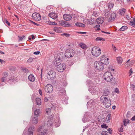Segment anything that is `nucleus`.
Wrapping results in <instances>:
<instances>
[{"label": "nucleus", "mask_w": 135, "mask_h": 135, "mask_svg": "<svg viewBox=\"0 0 135 135\" xmlns=\"http://www.w3.org/2000/svg\"><path fill=\"white\" fill-rule=\"evenodd\" d=\"M60 95V97L61 100L64 104H67L68 97L66 95L65 90L62 89L60 90L58 93Z\"/></svg>", "instance_id": "nucleus-1"}, {"label": "nucleus", "mask_w": 135, "mask_h": 135, "mask_svg": "<svg viewBox=\"0 0 135 135\" xmlns=\"http://www.w3.org/2000/svg\"><path fill=\"white\" fill-rule=\"evenodd\" d=\"M100 101L104 106L106 108H109L111 105V101L110 99L103 95L101 96Z\"/></svg>", "instance_id": "nucleus-2"}, {"label": "nucleus", "mask_w": 135, "mask_h": 135, "mask_svg": "<svg viewBox=\"0 0 135 135\" xmlns=\"http://www.w3.org/2000/svg\"><path fill=\"white\" fill-rule=\"evenodd\" d=\"M91 53L95 56H99L101 53V50L98 47L95 46L93 47L91 50Z\"/></svg>", "instance_id": "nucleus-3"}, {"label": "nucleus", "mask_w": 135, "mask_h": 135, "mask_svg": "<svg viewBox=\"0 0 135 135\" xmlns=\"http://www.w3.org/2000/svg\"><path fill=\"white\" fill-rule=\"evenodd\" d=\"M104 80L110 82L112 81L113 77L111 73L106 72L104 74Z\"/></svg>", "instance_id": "nucleus-4"}, {"label": "nucleus", "mask_w": 135, "mask_h": 135, "mask_svg": "<svg viewBox=\"0 0 135 135\" xmlns=\"http://www.w3.org/2000/svg\"><path fill=\"white\" fill-rule=\"evenodd\" d=\"M94 66L96 69L99 71L103 70L104 68L103 64L99 61H96L94 63Z\"/></svg>", "instance_id": "nucleus-5"}, {"label": "nucleus", "mask_w": 135, "mask_h": 135, "mask_svg": "<svg viewBox=\"0 0 135 135\" xmlns=\"http://www.w3.org/2000/svg\"><path fill=\"white\" fill-rule=\"evenodd\" d=\"M56 75L55 72L53 71H50L47 74V77L49 80H53L56 78Z\"/></svg>", "instance_id": "nucleus-6"}, {"label": "nucleus", "mask_w": 135, "mask_h": 135, "mask_svg": "<svg viewBox=\"0 0 135 135\" xmlns=\"http://www.w3.org/2000/svg\"><path fill=\"white\" fill-rule=\"evenodd\" d=\"M74 55V51L72 49H68L65 52V55L66 57H70L73 56Z\"/></svg>", "instance_id": "nucleus-7"}, {"label": "nucleus", "mask_w": 135, "mask_h": 135, "mask_svg": "<svg viewBox=\"0 0 135 135\" xmlns=\"http://www.w3.org/2000/svg\"><path fill=\"white\" fill-rule=\"evenodd\" d=\"M104 65H107L109 63V58H107L105 56H102L100 58V61Z\"/></svg>", "instance_id": "nucleus-8"}, {"label": "nucleus", "mask_w": 135, "mask_h": 135, "mask_svg": "<svg viewBox=\"0 0 135 135\" xmlns=\"http://www.w3.org/2000/svg\"><path fill=\"white\" fill-rule=\"evenodd\" d=\"M45 90L47 93H50L53 90V86L51 84H48L45 86Z\"/></svg>", "instance_id": "nucleus-9"}, {"label": "nucleus", "mask_w": 135, "mask_h": 135, "mask_svg": "<svg viewBox=\"0 0 135 135\" xmlns=\"http://www.w3.org/2000/svg\"><path fill=\"white\" fill-rule=\"evenodd\" d=\"M57 68V70L59 72H62L65 70L66 68L65 65L62 63L58 66Z\"/></svg>", "instance_id": "nucleus-10"}, {"label": "nucleus", "mask_w": 135, "mask_h": 135, "mask_svg": "<svg viewBox=\"0 0 135 135\" xmlns=\"http://www.w3.org/2000/svg\"><path fill=\"white\" fill-rule=\"evenodd\" d=\"M32 17L35 20L37 21H40L41 19L40 15L38 13H34L32 14Z\"/></svg>", "instance_id": "nucleus-11"}, {"label": "nucleus", "mask_w": 135, "mask_h": 135, "mask_svg": "<svg viewBox=\"0 0 135 135\" xmlns=\"http://www.w3.org/2000/svg\"><path fill=\"white\" fill-rule=\"evenodd\" d=\"M38 133L37 135H45L46 132V130L44 129V127L41 126L38 129Z\"/></svg>", "instance_id": "nucleus-12"}, {"label": "nucleus", "mask_w": 135, "mask_h": 135, "mask_svg": "<svg viewBox=\"0 0 135 135\" xmlns=\"http://www.w3.org/2000/svg\"><path fill=\"white\" fill-rule=\"evenodd\" d=\"M109 17L108 18V21L110 22L113 21L115 19L116 16L115 13H111Z\"/></svg>", "instance_id": "nucleus-13"}, {"label": "nucleus", "mask_w": 135, "mask_h": 135, "mask_svg": "<svg viewBox=\"0 0 135 135\" xmlns=\"http://www.w3.org/2000/svg\"><path fill=\"white\" fill-rule=\"evenodd\" d=\"M91 89L92 94H96L97 93V92L99 89V88L97 86H92Z\"/></svg>", "instance_id": "nucleus-14"}, {"label": "nucleus", "mask_w": 135, "mask_h": 135, "mask_svg": "<svg viewBox=\"0 0 135 135\" xmlns=\"http://www.w3.org/2000/svg\"><path fill=\"white\" fill-rule=\"evenodd\" d=\"M34 128L33 126H31L29 127L28 130V135H33V131H34Z\"/></svg>", "instance_id": "nucleus-15"}, {"label": "nucleus", "mask_w": 135, "mask_h": 135, "mask_svg": "<svg viewBox=\"0 0 135 135\" xmlns=\"http://www.w3.org/2000/svg\"><path fill=\"white\" fill-rule=\"evenodd\" d=\"M60 123H59L58 124H56V123L55 125L54 123L53 124L52 123V121L51 120H49L47 121V124L48 126H55L56 127H57L60 126Z\"/></svg>", "instance_id": "nucleus-16"}, {"label": "nucleus", "mask_w": 135, "mask_h": 135, "mask_svg": "<svg viewBox=\"0 0 135 135\" xmlns=\"http://www.w3.org/2000/svg\"><path fill=\"white\" fill-rule=\"evenodd\" d=\"M49 16L53 19L55 20L57 17V15L56 13L52 12L49 14Z\"/></svg>", "instance_id": "nucleus-17"}, {"label": "nucleus", "mask_w": 135, "mask_h": 135, "mask_svg": "<svg viewBox=\"0 0 135 135\" xmlns=\"http://www.w3.org/2000/svg\"><path fill=\"white\" fill-rule=\"evenodd\" d=\"M63 18L65 20L68 21L70 20L72 18V17L70 15L65 14L63 15Z\"/></svg>", "instance_id": "nucleus-18"}, {"label": "nucleus", "mask_w": 135, "mask_h": 135, "mask_svg": "<svg viewBox=\"0 0 135 135\" xmlns=\"http://www.w3.org/2000/svg\"><path fill=\"white\" fill-rule=\"evenodd\" d=\"M60 59V58L56 59H55L54 60V63L55 66H57L61 64Z\"/></svg>", "instance_id": "nucleus-19"}, {"label": "nucleus", "mask_w": 135, "mask_h": 135, "mask_svg": "<svg viewBox=\"0 0 135 135\" xmlns=\"http://www.w3.org/2000/svg\"><path fill=\"white\" fill-rule=\"evenodd\" d=\"M31 123L34 124H36L38 123V118L37 117H32L31 121Z\"/></svg>", "instance_id": "nucleus-20"}, {"label": "nucleus", "mask_w": 135, "mask_h": 135, "mask_svg": "<svg viewBox=\"0 0 135 135\" xmlns=\"http://www.w3.org/2000/svg\"><path fill=\"white\" fill-rule=\"evenodd\" d=\"M104 21V18L103 17H100L97 18L96 21L98 24H102Z\"/></svg>", "instance_id": "nucleus-21"}, {"label": "nucleus", "mask_w": 135, "mask_h": 135, "mask_svg": "<svg viewBox=\"0 0 135 135\" xmlns=\"http://www.w3.org/2000/svg\"><path fill=\"white\" fill-rule=\"evenodd\" d=\"M126 12V9L124 8L120 9L119 11V13L122 16H124V15Z\"/></svg>", "instance_id": "nucleus-22"}, {"label": "nucleus", "mask_w": 135, "mask_h": 135, "mask_svg": "<svg viewBox=\"0 0 135 135\" xmlns=\"http://www.w3.org/2000/svg\"><path fill=\"white\" fill-rule=\"evenodd\" d=\"M28 79L31 82H33L35 80V78L34 75L32 74H30L28 77Z\"/></svg>", "instance_id": "nucleus-23"}, {"label": "nucleus", "mask_w": 135, "mask_h": 135, "mask_svg": "<svg viewBox=\"0 0 135 135\" xmlns=\"http://www.w3.org/2000/svg\"><path fill=\"white\" fill-rule=\"evenodd\" d=\"M76 26L77 27H85V24L80 22H76L75 23Z\"/></svg>", "instance_id": "nucleus-24"}, {"label": "nucleus", "mask_w": 135, "mask_h": 135, "mask_svg": "<svg viewBox=\"0 0 135 135\" xmlns=\"http://www.w3.org/2000/svg\"><path fill=\"white\" fill-rule=\"evenodd\" d=\"M110 93V91L108 89H106L104 90L103 94L104 96H107Z\"/></svg>", "instance_id": "nucleus-25"}, {"label": "nucleus", "mask_w": 135, "mask_h": 135, "mask_svg": "<svg viewBox=\"0 0 135 135\" xmlns=\"http://www.w3.org/2000/svg\"><path fill=\"white\" fill-rule=\"evenodd\" d=\"M40 110L39 109H36L34 112V115L38 117L40 113Z\"/></svg>", "instance_id": "nucleus-26"}, {"label": "nucleus", "mask_w": 135, "mask_h": 135, "mask_svg": "<svg viewBox=\"0 0 135 135\" xmlns=\"http://www.w3.org/2000/svg\"><path fill=\"white\" fill-rule=\"evenodd\" d=\"M36 102L37 104L38 105H40L41 104V99L39 98H37L36 99Z\"/></svg>", "instance_id": "nucleus-27"}, {"label": "nucleus", "mask_w": 135, "mask_h": 135, "mask_svg": "<svg viewBox=\"0 0 135 135\" xmlns=\"http://www.w3.org/2000/svg\"><path fill=\"white\" fill-rule=\"evenodd\" d=\"M15 80V79L14 77H12L10 78H9L7 80V82H9L10 84H11L12 82Z\"/></svg>", "instance_id": "nucleus-28"}, {"label": "nucleus", "mask_w": 135, "mask_h": 135, "mask_svg": "<svg viewBox=\"0 0 135 135\" xmlns=\"http://www.w3.org/2000/svg\"><path fill=\"white\" fill-rule=\"evenodd\" d=\"M53 30L56 32H61V31L60 28L59 27H55L53 29Z\"/></svg>", "instance_id": "nucleus-29"}, {"label": "nucleus", "mask_w": 135, "mask_h": 135, "mask_svg": "<svg viewBox=\"0 0 135 135\" xmlns=\"http://www.w3.org/2000/svg\"><path fill=\"white\" fill-rule=\"evenodd\" d=\"M104 15L107 17L108 18L109 17V16L110 15V11H105V12Z\"/></svg>", "instance_id": "nucleus-30"}, {"label": "nucleus", "mask_w": 135, "mask_h": 135, "mask_svg": "<svg viewBox=\"0 0 135 135\" xmlns=\"http://www.w3.org/2000/svg\"><path fill=\"white\" fill-rule=\"evenodd\" d=\"M117 62L119 64H121L123 61V59L122 58L120 57H118L117 58Z\"/></svg>", "instance_id": "nucleus-31"}, {"label": "nucleus", "mask_w": 135, "mask_h": 135, "mask_svg": "<svg viewBox=\"0 0 135 135\" xmlns=\"http://www.w3.org/2000/svg\"><path fill=\"white\" fill-rule=\"evenodd\" d=\"M8 76V74L6 72H4L3 74V77H2L4 79L6 80L7 82V80H8L7 79V77Z\"/></svg>", "instance_id": "nucleus-32"}, {"label": "nucleus", "mask_w": 135, "mask_h": 135, "mask_svg": "<svg viewBox=\"0 0 135 135\" xmlns=\"http://www.w3.org/2000/svg\"><path fill=\"white\" fill-rule=\"evenodd\" d=\"M123 123L125 126L127 125V124L129 123V120L128 119H124L123 120Z\"/></svg>", "instance_id": "nucleus-33"}, {"label": "nucleus", "mask_w": 135, "mask_h": 135, "mask_svg": "<svg viewBox=\"0 0 135 135\" xmlns=\"http://www.w3.org/2000/svg\"><path fill=\"white\" fill-rule=\"evenodd\" d=\"M79 46L80 47L84 49L87 48V46L84 43H81L80 44Z\"/></svg>", "instance_id": "nucleus-34"}, {"label": "nucleus", "mask_w": 135, "mask_h": 135, "mask_svg": "<svg viewBox=\"0 0 135 135\" xmlns=\"http://www.w3.org/2000/svg\"><path fill=\"white\" fill-rule=\"evenodd\" d=\"M21 69L23 72L25 73H28L29 72V71L28 69L24 67H21Z\"/></svg>", "instance_id": "nucleus-35"}, {"label": "nucleus", "mask_w": 135, "mask_h": 135, "mask_svg": "<svg viewBox=\"0 0 135 135\" xmlns=\"http://www.w3.org/2000/svg\"><path fill=\"white\" fill-rule=\"evenodd\" d=\"M67 22H66L65 21H63L62 22V23H64V26L65 27H67V26H71V25L70 24H69V23H67Z\"/></svg>", "instance_id": "nucleus-36"}, {"label": "nucleus", "mask_w": 135, "mask_h": 135, "mask_svg": "<svg viewBox=\"0 0 135 135\" xmlns=\"http://www.w3.org/2000/svg\"><path fill=\"white\" fill-rule=\"evenodd\" d=\"M105 39L104 38H103L101 37H97L96 39L95 40L96 41H105Z\"/></svg>", "instance_id": "nucleus-37"}, {"label": "nucleus", "mask_w": 135, "mask_h": 135, "mask_svg": "<svg viewBox=\"0 0 135 135\" xmlns=\"http://www.w3.org/2000/svg\"><path fill=\"white\" fill-rule=\"evenodd\" d=\"M114 6V4L112 3L109 2L108 4V8L109 9L112 8Z\"/></svg>", "instance_id": "nucleus-38"}, {"label": "nucleus", "mask_w": 135, "mask_h": 135, "mask_svg": "<svg viewBox=\"0 0 135 135\" xmlns=\"http://www.w3.org/2000/svg\"><path fill=\"white\" fill-rule=\"evenodd\" d=\"M128 29V27L126 26H122L119 29L120 31H124L125 30H127Z\"/></svg>", "instance_id": "nucleus-39"}, {"label": "nucleus", "mask_w": 135, "mask_h": 135, "mask_svg": "<svg viewBox=\"0 0 135 135\" xmlns=\"http://www.w3.org/2000/svg\"><path fill=\"white\" fill-rule=\"evenodd\" d=\"M18 37L20 41H22L23 39H25L26 38V37L24 35L19 36Z\"/></svg>", "instance_id": "nucleus-40"}, {"label": "nucleus", "mask_w": 135, "mask_h": 135, "mask_svg": "<svg viewBox=\"0 0 135 135\" xmlns=\"http://www.w3.org/2000/svg\"><path fill=\"white\" fill-rule=\"evenodd\" d=\"M48 23L50 25H57V23H56L51 22L50 21L48 22Z\"/></svg>", "instance_id": "nucleus-41"}, {"label": "nucleus", "mask_w": 135, "mask_h": 135, "mask_svg": "<svg viewBox=\"0 0 135 135\" xmlns=\"http://www.w3.org/2000/svg\"><path fill=\"white\" fill-rule=\"evenodd\" d=\"M46 113L48 114H49L50 112H51V109L50 108H47L46 109Z\"/></svg>", "instance_id": "nucleus-42"}, {"label": "nucleus", "mask_w": 135, "mask_h": 135, "mask_svg": "<svg viewBox=\"0 0 135 135\" xmlns=\"http://www.w3.org/2000/svg\"><path fill=\"white\" fill-rule=\"evenodd\" d=\"M35 59L34 58L30 57L27 60L28 62L31 63L33 61V60Z\"/></svg>", "instance_id": "nucleus-43"}, {"label": "nucleus", "mask_w": 135, "mask_h": 135, "mask_svg": "<svg viewBox=\"0 0 135 135\" xmlns=\"http://www.w3.org/2000/svg\"><path fill=\"white\" fill-rule=\"evenodd\" d=\"M129 24L132 26L135 27V23L133 21H130L129 22Z\"/></svg>", "instance_id": "nucleus-44"}, {"label": "nucleus", "mask_w": 135, "mask_h": 135, "mask_svg": "<svg viewBox=\"0 0 135 135\" xmlns=\"http://www.w3.org/2000/svg\"><path fill=\"white\" fill-rule=\"evenodd\" d=\"M130 59L128 60L127 61L125 65V67L126 68H127L129 66H131V65L129 64V61Z\"/></svg>", "instance_id": "nucleus-45"}, {"label": "nucleus", "mask_w": 135, "mask_h": 135, "mask_svg": "<svg viewBox=\"0 0 135 135\" xmlns=\"http://www.w3.org/2000/svg\"><path fill=\"white\" fill-rule=\"evenodd\" d=\"M62 36H65L66 37H68L70 36V34L67 33H63L61 34Z\"/></svg>", "instance_id": "nucleus-46"}, {"label": "nucleus", "mask_w": 135, "mask_h": 135, "mask_svg": "<svg viewBox=\"0 0 135 135\" xmlns=\"http://www.w3.org/2000/svg\"><path fill=\"white\" fill-rule=\"evenodd\" d=\"M100 26L99 25H96L94 27V28L97 29L96 30H100Z\"/></svg>", "instance_id": "nucleus-47"}, {"label": "nucleus", "mask_w": 135, "mask_h": 135, "mask_svg": "<svg viewBox=\"0 0 135 135\" xmlns=\"http://www.w3.org/2000/svg\"><path fill=\"white\" fill-rule=\"evenodd\" d=\"M102 135H108V133L106 131H103L102 133Z\"/></svg>", "instance_id": "nucleus-48"}, {"label": "nucleus", "mask_w": 135, "mask_h": 135, "mask_svg": "<svg viewBox=\"0 0 135 135\" xmlns=\"http://www.w3.org/2000/svg\"><path fill=\"white\" fill-rule=\"evenodd\" d=\"M4 21H5V22L7 25H8L9 26H10V23L7 21V19H5Z\"/></svg>", "instance_id": "nucleus-49"}, {"label": "nucleus", "mask_w": 135, "mask_h": 135, "mask_svg": "<svg viewBox=\"0 0 135 135\" xmlns=\"http://www.w3.org/2000/svg\"><path fill=\"white\" fill-rule=\"evenodd\" d=\"M101 126L102 128H104L106 129H107L108 127L106 126L105 124L102 125Z\"/></svg>", "instance_id": "nucleus-50"}, {"label": "nucleus", "mask_w": 135, "mask_h": 135, "mask_svg": "<svg viewBox=\"0 0 135 135\" xmlns=\"http://www.w3.org/2000/svg\"><path fill=\"white\" fill-rule=\"evenodd\" d=\"M123 126L122 125L120 128L119 129V131L120 132H123Z\"/></svg>", "instance_id": "nucleus-51"}, {"label": "nucleus", "mask_w": 135, "mask_h": 135, "mask_svg": "<svg viewBox=\"0 0 135 135\" xmlns=\"http://www.w3.org/2000/svg\"><path fill=\"white\" fill-rule=\"evenodd\" d=\"M131 88H132L133 90H135V85H134L133 84H132L131 85Z\"/></svg>", "instance_id": "nucleus-52"}, {"label": "nucleus", "mask_w": 135, "mask_h": 135, "mask_svg": "<svg viewBox=\"0 0 135 135\" xmlns=\"http://www.w3.org/2000/svg\"><path fill=\"white\" fill-rule=\"evenodd\" d=\"M115 91L117 93H119V89L117 88H116L115 90Z\"/></svg>", "instance_id": "nucleus-53"}, {"label": "nucleus", "mask_w": 135, "mask_h": 135, "mask_svg": "<svg viewBox=\"0 0 135 135\" xmlns=\"http://www.w3.org/2000/svg\"><path fill=\"white\" fill-rule=\"evenodd\" d=\"M40 52L39 51H37L35 52H33V54L35 55H38L40 53Z\"/></svg>", "instance_id": "nucleus-54"}, {"label": "nucleus", "mask_w": 135, "mask_h": 135, "mask_svg": "<svg viewBox=\"0 0 135 135\" xmlns=\"http://www.w3.org/2000/svg\"><path fill=\"white\" fill-rule=\"evenodd\" d=\"M107 131H108L109 133L110 134H111L112 133V130H111V129L110 128H108L107 129Z\"/></svg>", "instance_id": "nucleus-55"}, {"label": "nucleus", "mask_w": 135, "mask_h": 135, "mask_svg": "<svg viewBox=\"0 0 135 135\" xmlns=\"http://www.w3.org/2000/svg\"><path fill=\"white\" fill-rule=\"evenodd\" d=\"M1 80L2 82H4L6 81V80L2 77L1 78Z\"/></svg>", "instance_id": "nucleus-56"}, {"label": "nucleus", "mask_w": 135, "mask_h": 135, "mask_svg": "<svg viewBox=\"0 0 135 135\" xmlns=\"http://www.w3.org/2000/svg\"><path fill=\"white\" fill-rule=\"evenodd\" d=\"M78 33L81 34H86V32H78Z\"/></svg>", "instance_id": "nucleus-57"}, {"label": "nucleus", "mask_w": 135, "mask_h": 135, "mask_svg": "<svg viewBox=\"0 0 135 135\" xmlns=\"http://www.w3.org/2000/svg\"><path fill=\"white\" fill-rule=\"evenodd\" d=\"M63 86H66L67 85V83L66 81H65L64 82V83L62 84Z\"/></svg>", "instance_id": "nucleus-58"}, {"label": "nucleus", "mask_w": 135, "mask_h": 135, "mask_svg": "<svg viewBox=\"0 0 135 135\" xmlns=\"http://www.w3.org/2000/svg\"><path fill=\"white\" fill-rule=\"evenodd\" d=\"M129 64L131 65V66L132 65H133V62L132 61H131L129 62Z\"/></svg>", "instance_id": "nucleus-59"}, {"label": "nucleus", "mask_w": 135, "mask_h": 135, "mask_svg": "<svg viewBox=\"0 0 135 135\" xmlns=\"http://www.w3.org/2000/svg\"><path fill=\"white\" fill-rule=\"evenodd\" d=\"M31 22L33 23L34 24V25H37V26H39L40 25L39 24H37V23H36L32 21H31Z\"/></svg>", "instance_id": "nucleus-60"}, {"label": "nucleus", "mask_w": 135, "mask_h": 135, "mask_svg": "<svg viewBox=\"0 0 135 135\" xmlns=\"http://www.w3.org/2000/svg\"><path fill=\"white\" fill-rule=\"evenodd\" d=\"M112 48L114 50V51H116V47L113 45L112 46Z\"/></svg>", "instance_id": "nucleus-61"}, {"label": "nucleus", "mask_w": 135, "mask_h": 135, "mask_svg": "<svg viewBox=\"0 0 135 135\" xmlns=\"http://www.w3.org/2000/svg\"><path fill=\"white\" fill-rule=\"evenodd\" d=\"M131 120L132 121L135 120V115H134L132 118Z\"/></svg>", "instance_id": "nucleus-62"}, {"label": "nucleus", "mask_w": 135, "mask_h": 135, "mask_svg": "<svg viewBox=\"0 0 135 135\" xmlns=\"http://www.w3.org/2000/svg\"><path fill=\"white\" fill-rule=\"evenodd\" d=\"M39 94L41 95H42V91L41 90H40V89L39 90Z\"/></svg>", "instance_id": "nucleus-63"}, {"label": "nucleus", "mask_w": 135, "mask_h": 135, "mask_svg": "<svg viewBox=\"0 0 135 135\" xmlns=\"http://www.w3.org/2000/svg\"><path fill=\"white\" fill-rule=\"evenodd\" d=\"M48 99L47 98H45V99H44V101L45 102H47V101H48Z\"/></svg>", "instance_id": "nucleus-64"}]
</instances>
